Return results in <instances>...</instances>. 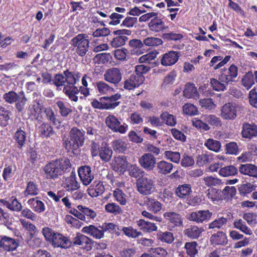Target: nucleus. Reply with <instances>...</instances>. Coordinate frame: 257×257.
Masks as SVG:
<instances>
[{"instance_id":"11","label":"nucleus","mask_w":257,"mask_h":257,"mask_svg":"<svg viewBox=\"0 0 257 257\" xmlns=\"http://www.w3.org/2000/svg\"><path fill=\"white\" fill-rule=\"evenodd\" d=\"M44 106L42 99L37 98L33 100L28 108L30 116L37 120H41L42 118V113L45 108Z\"/></svg>"},{"instance_id":"46","label":"nucleus","mask_w":257,"mask_h":257,"mask_svg":"<svg viewBox=\"0 0 257 257\" xmlns=\"http://www.w3.org/2000/svg\"><path fill=\"white\" fill-rule=\"evenodd\" d=\"M16 167L14 165L6 164L3 170L2 176L5 181H8L15 174Z\"/></svg>"},{"instance_id":"5","label":"nucleus","mask_w":257,"mask_h":257,"mask_svg":"<svg viewBox=\"0 0 257 257\" xmlns=\"http://www.w3.org/2000/svg\"><path fill=\"white\" fill-rule=\"evenodd\" d=\"M87 37L85 34H79L71 40L72 45L76 48V52L79 56H84L88 51L89 42Z\"/></svg>"},{"instance_id":"39","label":"nucleus","mask_w":257,"mask_h":257,"mask_svg":"<svg viewBox=\"0 0 257 257\" xmlns=\"http://www.w3.org/2000/svg\"><path fill=\"white\" fill-rule=\"evenodd\" d=\"M198 243L196 241L186 242L184 244L186 253L189 257H196L198 254Z\"/></svg>"},{"instance_id":"15","label":"nucleus","mask_w":257,"mask_h":257,"mask_svg":"<svg viewBox=\"0 0 257 257\" xmlns=\"http://www.w3.org/2000/svg\"><path fill=\"white\" fill-rule=\"evenodd\" d=\"M18 240L6 235L0 236V250L13 251L19 246Z\"/></svg>"},{"instance_id":"41","label":"nucleus","mask_w":257,"mask_h":257,"mask_svg":"<svg viewBox=\"0 0 257 257\" xmlns=\"http://www.w3.org/2000/svg\"><path fill=\"white\" fill-rule=\"evenodd\" d=\"M233 225L234 228L239 230L246 235H250L252 234L251 229L246 226L245 222L241 219H235Z\"/></svg>"},{"instance_id":"29","label":"nucleus","mask_w":257,"mask_h":257,"mask_svg":"<svg viewBox=\"0 0 257 257\" xmlns=\"http://www.w3.org/2000/svg\"><path fill=\"white\" fill-rule=\"evenodd\" d=\"M28 204L36 212L41 213L46 210L44 203L41 200L40 197L29 199L27 201Z\"/></svg>"},{"instance_id":"55","label":"nucleus","mask_w":257,"mask_h":257,"mask_svg":"<svg viewBox=\"0 0 257 257\" xmlns=\"http://www.w3.org/2000/svg\"><path fill=\"white\" fill-rule=\"evenodd\" d=\"M164 157L166 159L176 164H179L181 158V155L179 152L172 151H165Z\"/></svg>"},{"instance_id":"35","label":"nucleus","mask_w":257,"mask_h":257,"mask_svg":"<svg viewBox=\"0 0 257 257\" xmlns=\"http://www.w3.org/2000/svg\"><path fill=\"white\" fill-rule=\"evenodd\" d=\"M203 231L202 227L191 225L184 230V234L185 236L192 239H197Z\"/></svg>"},{"instance_id":"60","label":"nucleus","mask_w":257,"mask_h":257,"mask_svg":"<svg viewBox=\"0 0 257 257\" xmlns=\"http://www.w3.org/2000/svg\"><path fill=\"white\" fill-rule=\"evenodd\" d=\"M204 145L209 150L215 152H218L221 148V143L219 141L213 139H208Z\"/></svg>"},{"instance_id":"56","label":"nucleus","mask_w":257,"mask_h":257,"mask_svg":"<svg viewBox=\"0 0 257 257\" xmlns=\"http://www.w3.org/2000/svg\"><path fill=\"white\" fill-rule=\"evenodd\" d=\"M95 88L101 94H107L113 90L108 84L102 81H99L96 82Z\"/></svg>"},{"instance_id":"57","label":"nucleus","mask_w":257,"mask_h":257,"mask_svg":"<svg viewBox=\"0 0 257 257\" xmlns=\"http://www.w3.org/2000/svg\"><path fill=\"white\" fill-rule=\"evenodd\" d=\"M210 84L213 89L217 91H224L226 89V86L228 85L218 79L215 78L210 79Z\"/></svg>"},{"instance_id":"22","label":"nucleus","mask_w":257,"mask_h":257,"mask_svg":"<svg viewBox=\"0 0 257 257\" xmlns=\"http://www.w3.org/2000/svg\"><path fill=\"white\" fill-rule=\"evenodd\" d=\"M76 89L77 90L74 89L72 90V91L67 92V96L71 101L75 102L78 101V96H77V94L79 92H80V93L83 95L79 97L80 99L81 100L84 99L90 95L89 88L87 87L80 86L78 88L76 86Z\"/></svg>"},{"instance_id":"7","label":"nucleus","mask_w":257,"mask_h":257,"mask_svg":"<svg viewBox=\"0 0 257 257\" xmlns=\"http://www.w3.org/2000/svg\"><path fill=\"white\" fill-rule=\"evenodd\" d=\"M241 108V106L234 102L225 103L220 109V116L224 120H234Z\"/></svg>"},{"instance_id":"40","label":"nucleus","mask_w":257,"mask_h":257,"mask_svg":"<svg viewBox=\"0 0 257 257\" xmlns=\"http://www.w3.org/2000/svg\"><path fill=\"white\" fill-rule=\"evenodd\" d=\"M214 155L210 153H206L198 155L196 158V164L199 166L203 167L211 163L214 160Z\"/></svg>"},{"instance_id":"3","label":"nucleus","mask_w":257,"mask_h":257,"mask_svg":"<svg viewBox=\"0 0 257 257\" xmlns=\"http://www.w3.org/2000/svg\"><path fill=\"white\" fill-rule=\"evenodd\" d=\"M3 99L9 104L15 103L16 108L19 112L24 110L28 100L23 91H20L18 94L14 91H10L4 94Z\"/></svg>"},{"instance_id":"8","label":"nucleus","mask_w":257,"mask_h":257,"mask_svg":"<svg viewBox=\"0 0 257 257\" xmlns=\"http://www.w3.org/2000/svg\"><path fill=\"white\" fill-rule=\"evenodd\" d=\"M84 133L76 127H73L70 132V146L74 154L75 151L83 145L84 142Z\"/></svg>"},{"instance_id":"48","label":"nucleus","mask_w":257,"mask_h":257,"mask_svg":"<svg viewBox=\"0 0 257 257\" xmlns=\"http://www.w3.org/2000/svg\"><path fill=\"white\" fill-rule=\"evenodd\" d=\"M238 169L233 165H229L221 168L219 171V174L223 177L235 176L237 174Z\"/></svg>"},{"instance_id":"12","label":"nucleus","mask_w":257,"mask_h":257,"mask_svg":"<svg viewBox=\"0 0 257 257\" xmlns=\"http://www.w3.org/2000/svg\"><path fill=\"white\" fill-rule=\"evenodd\" d=\"M106 125L113 132L124 134L127 130V125H121L118 118L113 115H109L105 118Z\"/></svg>"},{"instance_id":"37","label":"nucleus","mask_w":257,"mask_h":257,"mask_svg":"<svg viewBox=\"0 0 257 257\" xmlns=\"http://www.w3.org/2000/svg\"><path fill=\"white\" fill-rule=\"evenodd\" d=\"M183 94L187 98L195 99L198 98L199 96L197 88L193 83H187L185 85L183 90Z\"/></svg>"},{"instance_id":"13","label":"nucleus","mask_w":257,"mask_h":257,"mask_svg":"<svg viewBox=\"0 0 257 257\" xmlns=\"http://www.w3.org/2000/svg\"><path fill=\"white\" fill-rule=\"evenodd\" d=\"M93 242L92 239L80 233H77L72 241V246H81L82 249L86 251L91 250L93 247Z\"/></svg>"},{"instance_id":"59","label":"nucleus","mask_w":257,"mask_h":257,"mask_svg":"<svg viewBox=\"0 0 257 257\" xmlns=\"http://www.w3.org/2000/svg\"><path fill=\"white\" fill-rule=\"evenodd\" d=\"M47 119L52 122L53 124L56 125L57 122V115L51 107H45L43 110Z\"/></svg>"},{"instance_id":"18","label":"nucleus","mask_w":257,"mask_h":257,"mask_svg":"<svg viewBox=\"0 0 257 257\" xmlns=\"http://www.w3.org/2000/svg\"><path fill=\"white\" fill-rule=\"evenodd\" d=\"M78 173L82 184L85 186L88 185L94 179V174L89 166L80 167L78 170Z\"/></svg>"},{"instance_id":"64","label":"nucleus","mask_w":257,"mask_h":257,"mask_svg":"<svg viewBox=\"0 0 257 257\" xmlns=\"http://www.w3.org/2000/svg\"><path fill=\"white\" fill-rule=\"evenodd\" d=\"M124 17L123 15L117 13H113L109 17V19L105 21L109 25L116 26L120 23V20Z\"/></svg>"},{"instance_id":"45","label":"nucleus","mask_w":257,"mask_h":257,"mask_svg":"<svg viewBox=\"0 0 257 257\" xmlns=\"http://www.w3.org/2000/svg\"><path fill=\"white\" fill-rule=\"evenodd\" d=\"M66 185L68 190L71 191L76 190L79 188V183L76 181V175L73 172L66 179Z\"/></svg>"},{"instance_id":"47","label":"nucleus","mask_w":257,"mask_h":257,"mask_svg":"<svg viewBox=\"0 0 257 257\" xmlns=\"http://www.w3.org/2000/svg\"><path fill=\"white\" fill-rule=\"evenodd\" d=\"M241 84L247 90L254 84V75L251 71H248L243 76Z\"/></svg>"},{"instance_id":"10","label":"nucleus","mask_w":257,"mask_h":257,"mask_svg":"<svg viewBox=\"0 0 257 257\" xmlns=\"http://www.w3.org/2000/svg\"><path fill=\"white\" fill-rule=\"evenodd\" d=\"M213 213L209 210H199L192 212L187 215V219L197 223H202L209 221Z\"/></svg>"},{"instance_id":"52","label":"nucleus","mask_w":257,"mask_h":257,"mask_svg":"<svg viewBox=\"0 0 257 257\" xmlns=\"http://www.w3.org/2000/svg\"><path fill=\"white\" fill-rule=\"evenodd\" d=\"M112 147L115 152L122 153L126 150L127 144L122 139H117L112 142Z\"/></svg>"},{"instance_id":"34","label":"nucleus","mask_w":257,"mask_h":257,"mask_svg":"<svg viewBox=\"0 0 257 257\" xmlns=\"http://www.w3.org/2000/svg\"><path fill=\"white\" fill-rule=\"evenodd\" d=\"M56 104L60 114L63 117L68 116L73 112L72 107L68 103L59 100L56 102Z\"/></svg>"},{"instance_id":"42","label":"nucleus","mask_w":257,"mask_h":257,"mask_svg":"<svg viewBox=\"0 0 257 257\" xmlns=\"http://www.w3.org/2000/svg\"><path fill=\"white\" fill-rule=\"evenodd\" d=\"M207 196L208 198L213 202L223 199L221 190L214 188H211L208 190Z\"/></svg>"},{"instance_id":"17","label":"nucleus","mask_w":257,"mask_h":257,"mask_svg":"<svg viewBox=\"0 0 257 257\" xmlns=\"http://www.w3.org/2000/svg\"><path fill=\"white\" fill-rule=\"evenodd\" d=\"M180 51H169L162 55L161 63L164 66H170L174 65L181 56Z\"/></svg>"},{"instance_id":"27","label":"nucleus","mask_w":257,"mask_h":257,"mask_svg":"<svg viewBox=\"0 0 257 257\" xmlns=\"http://www.w3.org/2000/svg\"><path fill=\"white\" fill-rule=\"evenodd\" d=\"M163 216L168 221V223L172 224L173 227L183 225V219L181 215L178 213L172 211L166 212L164 213Z\"/></svg>"},{"instance_id":"23","label":"nucleus","mask_w":257,"mask_h":257,"mask_svg":"<svg viewBox=\"0 0 257 257\" xmlns=\"http://www.w3.org/2000/svg\"><path fill=\"white\" fill-rule=\"evenodd\" d=\"M209 241L210 244L213 246H224L228 243L227 236L223 231H218L211 235Z\"/></svg>"},{"instance_id":"61","label":"nucleus","mask_w":257,"mask_h":257,"mask_svg":"<svg viewBox=\"0 0 257 257\" xmlns=\"http://www.w3.org/2000/svg\"><path fill=\"white\" fill-rule=\"evenodd\" d=\"M77 208L83 213L86 218L93 219L96 216V213L92 209L82 205H78Z\"/></svg>"},{"instance_id":"4","label":"nucleus","mask_w":257,"mask_h":257,"mask_svg":"<svg viewBox=\"0 0 257 257\" xmlns=\"http://www.w3.org/2000/svg\"><path fill=\"white\" fill-rule=\"evenodd\" d=\"M138 191L142 195H149L155 190V181L148 175L142 176L136 181Z\"/></svg>"},{"instance_id":"1","label":"nucleus","mask_w":257,"mask_h":257,"mask_svg":"<svg viewBox=\"0 0 257 257\" xmlns=\"http://www.w3.org/2000/svg\"><path fill=\"white\" fill-rule=\"evenodd\" d=\"M72 164L67 157H61L48 163L43 168L47 179L55 180L70 172Z\"/></svg>"},{"instance_id":"9","label":"nucleus","mask_w":257,"mask_h":257,"mask_svg":"<svg viewBox=\"0 0 257 257\" xmlns=\"http://www.w3.org/2000/svg\"><path fill=\"white\" fill-rule=\"evenodd\" d=\"M238 75V68L234 64H231L228 69L223 68L220 70L218 79L222 82L229 84L235 81Z\"/></svg>"},{"instance_id":"32","label":"nucleus","mask_w":257,"mask_h":257,"mask_svg":"<svg viewBox=\"0 0 257 257\" xmlns=\"http://www.w3.org/2000/svg\"><path fill=\"white\" fill-rule=\"evenodd\" d=\"M137 225L140 230L144 233H150L157 230L155 223L140 219L137 221Z\"/></svg>"},{"instance_id":"28","label":"nucleus","mask_w":257,"mask_h":257,"mask_svg":"<svg viewBox=\"0 0 257 257\" xmlns=\"http://www.w3.org/2000/svg\"><path fill=\"white\" fill-rule=\"evenodd\" d=\"M105 190L103 183L100 181H94L87 189V193L91 197H97L103 193Z\"/></svg>"},{"instance_id":"58","label":"nucleus","mask_w":257,"mask_h":257,"mask_svg":"<svg viewBox=\"0 0 257 257\" xmlns=\"http://www.w3.org/2000/svg\"><path fill=\"white\" fill-rule=\"evenodd\" d=\"M106 211L114 215L120 214L122 213L121 207L115 203H108L105 205Z\"/></svg>"},{"instance_id":"26","label":"nucleus","mask_w":257,"mask_h":257,"mask_svg":"<svg viewBox=\"0 0 257 257\" xmlns=\"http://www.w3.org/2000/svg\"><path fill=\"white\" fill-rule=\"evenodd\" d=\"M192 193V186L190 184L179 185L175 190V195L182 199H188Z\"/></svg>"},{"instance_id":"2","label":"nucleus","mask_w":257,"mask_h":257,"mask_svg":"<svg viewBox=\"0 0 257 257\" xmlns=\"http://www.w3.org/2000/svg\"><path fill=\"white\" fill-rule=\"evenodd\" d=\"M42 233L46 241L49 242L54 247L67 249L72 246V241L68 237L55 232L50 227H43Z\"/></svg>"},{"instance_id":"24","label":"nucleus","mask_w":257,"mask_h":257,"mask_svg":"<svg viewBox=\"0 0 257 257\" xmlns=\"http://www.w3.org/2000/svg\"><path fill=\"white\" fill-rule=\"evenodd\" d=\"M242 138L251 140L257 137V125L245 122L242 124L241 131Z\"/></svg>"},{"instance_id":"19","label":"nucleus","mask_w":257,"mask_h":257,"mask_svg":"<svg viewBox=\"0 0 257 257\" xmlns=\"http://www.w3.org/2000/svg\"><path fill=\"white\" fill-rule=\"evenodd\" d=\"M82 232L90 235L96 239H100L104 236V232L102 225H99L98 227L94 225H89L83 227Z\"/></svg>"},{"instance_id":"54","label":"nucleus","mask_w":257,"mask_h":257,"mask_svg":"<svg viewBox=\"0 0 257 257\" xmlns=\"http://www.w3.org/2000/svg\"><path fill=\"white\" fill-rule=\"evenodd\" d=\"M157 238L163 242L171 243L174 240L173 233L171 232H160L157 234Z\"/></svg>"},{"instance_id":"44","label":"nucleus","mask_w":257,"mask_h":257,"mask_svg":"<svg viewBox=\"0 0 257 257\" xmlns=\"http://www.w3.org/2000/svg\"><path fill=\"white\" fill-rule=\"evenodd\" d=\"M160 118L163 120V123L170 126H174L177 123L176 116L170 114L168 111L163 112L160 114Z\"/></svg>"},{"instance_id":"21","label":"nucleus","mask_w":257,"mask_h":257,"mask_svg":"<svg viewBox=\"0 0 257 257\" xmlns=\"http://www.w3.org/2000/svg\"><path fill=\"white\" fill-rule=\"evenodd\" d=\"M149 30L154 33H163L169 29L165 25L162 19L159 18H154L148 24Z\"/></svg>"},{"instance_id":"6","label":"nucleus","mask_w":257,"mask_h":257,"mask_svg":"<svg viewBox=\"0 0 257 257\" xmlns=\"http://www.w3.org/2000/svg\"><path fill=\"white\" fill-rule=\"evenodd\" d=\"M63 74L65 76V83L67 84L63 87V92L67 96L68 92L74 89L77 90L75 84L79 81L81 73L78 72L70 71L69 69H67L64 71Z\"/></svg>"},{"instance_id":"33","label":"nucleus","mask_w":257,"mask_h":257,"mask_svg":"<svg viewBox=\"0 0 257 257\" xmlns=\"http://www.w3.org/2000/svg\"><path fill=\"white\" fill-rule=\"evenodd\" d=\"M121 98V95L118 93H116L112 95L109 97H102L100 98V100H102L104 104H106V106L108 107L106 109H113L119 104V102L117 101Z\"/></svg>"},{"instance_id":"62","label":"nucleus","mask_w":257,"mask_h":257,"mask_svg":"<svg viewBox=\"0 0 257 257\" xmlns=\"http://www.w3.org/2000/svg\"><path fill=\"white\" fill-rule=\"evenodd\" d=\"M10 111L0 105V125L6 126L10 119Z\"/></svg>"},{"instance_id":"43","label":"nucleus","mask_w":257,"mask_h":257,"mask_svg":"<svg viewBox=\"0 0 257 257\" xmlns=\"http://www.w3.org/2000/svg\"><path fill=\"white\" fill-rule=\"evenodd\" d=\"M39 189L38 186L33 181L28 182L26 188L24 191L25 197L28 196H36L39 194Z\"/></svg>"},{"instance_id":"50","label":"nucleus","mask_w":257,"mask_h":257,"mask_svg":"<svg viewBox=\"0 0 257 257\" xmlns=\"http://www.w3.org/2000/svg\"><path fill=\"white\" fill-rule=\"evenodd\" d=\"M255 188L256 186L250 183L247 182L246 183L241 184L239 186L238 191L241 196H245L255 190Z\"/></svg>"},{"instance_id":"36","label":"nucleus","mask_w":257,"mask_h":257,"mask_svg":"<svg viewBox=\"0 0 257 257\" xmlns=\"http://www.w3.org/2000/svg\"><path fill=\"white\" fill-rule=\"evenodd\" d=\"M173 167L171 163L162 160L157 163L156 170L159 174L166 175L172 172Z\"/></svg>"},{"instance_id":"14","label":"nucleus","mask_w":257,"mask_h":257,"mask_svg":"<svg viewBox=\"0 0 257 257\" xmlns=\"http://www.w3.org/2000/svg\"><path fill=\"white\" fill-rule=\"evenodd\" d=\"M145 79L144 76L138 75L134 73L124 80L123 88L128 90H134L142 85L144 83Z\"/></svg>"},{"instance_id":"16","label":"nucleus","mask_w":257,"mask_h":257,"mask_svg":"<svg viewBox=\"0 0 257 257\" xmlns=\"http://www.w3.org/2000/svg\"><path fill=\"white\" fill-rule=\"evenodd\" d=\"M103 77L106 81L116 85L121 81L122 74L119 68L113 67L107 69Z\"/></svg>"},{"instance_id":"63","label":"nucleus","mask_w":257,"mask_h":257,"mask_svg":"<svg viewBox=\"0 0 257 257\" xmlns=\"http://www.w3.org/2000/svg\"><path fill=\"white\" fill-rule=\"evenodd\" d=\"M116 36L110 42V45L113 48H118L123 46L128 40L127 37H122L118 35Z\"/></svg>"},{"instance_id":"31","label":"nucleus","mask_w":257,"mask_h":257,"mask_svg":"<svg viewBox=\"0 0 257 257\" xmlns=\"http://www.w3.org/2000/svg\"><path fill=\"white\" fill-rule=\"evenodd\" d=\"M238 171L243 175L257 178V166L255 165L241 164L238 168Z\"/></svg>"},{"instance_id":"53","label":"nucleus","mask_w":257,"mask_h":257,"mask_svg":"<svg viewBox=\"0 0 257 257\" xmlns=\"http://www.w3.org/2000/svg\"><path fill=\"white\" fill-rule=\"evenodd\" d=\"M228 218L224 217H218L210 222L208 225L209 229H220L223 226L226 225L228 222Z\"/></svg>"},{"instance_id":"38","label":"nucleus","mask_w":257,"mask_h":257,"mask_svg":"<svg viewBox=\"0 0 257 257\" xmlns=\"http://www.w3.org/2000/svg\"><path fill=\"white\" fill-rule=\"evenodd\" d=\"M145 203L148 209L154 213H158L162 208V204L154 198L147 197Z\"/></svg>"},{"instance_id":"30","label":"nucleus","mask_w":257,"mask_h":257,"mask_svg":"<svg viewBox=\"0 0 257 257\" xmlns=\"http://www.w3.org/2000/svg\"><path fill=\"white\" fill-rule=\"evenodd\" d=\"M112 153V149L107 144H102L101 146L99 147V152L98 156L102 161L107 163L110 161Z\"/></svg>"},{"instance_id":"20","label":"nucleus","mask_w":257,"mask_h":257,"mask_svg":"<svg viewBox=\"0 0 257 257\" xmlns=\"http://www.w3.org/2000/svg\"><path fill=\"white\" fill-rule=\"evenodd\" d=\"M139 163L143 168L151 171L155 167L156 159L151 154L145 153L139 158Z\"/></svg>"},{"instance_id":"25","label":"nucleus","mask_w":257,"mask_h":257,"mask_svg":"<svg viewBox=\"0 0 257 257\" xmlns=\"http://www.w3.org/2000/svg\"><path fill=\"white\" fill-rule=\"evenodd\" d=\"M38 134L43 139H48L55 135V132L50 123L42 122L37 128Z\"/></svg>"},{"instance_id":"49","label":"nucleus","mask_w":257,"mask_h":257,"mask_svg":"<svg viewBox=\"0 0 257 257\" xmlns=\"http://www.w3.org/2000/svg\"><path fill=\"white\" fill-rule=\"evenodd\" d=\"M14 139L18 144V147L21 149L25 144L26 141L25 132L21 129L18 130L15 134Z\"/></svg>"},{"instance_id":"51","label":"nucleus","mask_w":257,"mask_h":257,"mask_svg":"<svg viewBox=\"0 0 257 257\" xmlns=\"http://www.w3.org/2000/svg\"><path fill=\"white\" fill-rule=\"evenodd\" d=\"M121 231L125 236L130 238H136L143 235L141 231H138L132 226L123 227Z\"/></svg>"}]
</instances>
